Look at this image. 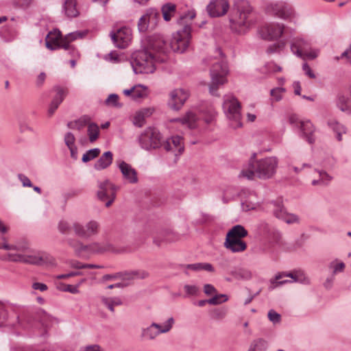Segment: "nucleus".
<instances>
[{
	"label": "nucleus",
	"mask_w": 351,
	"mask_h": 351,
	"mask_svg": "<svg viewBox=\"0 0 351 351\" xmlns=\"http://www.w3.org/2000/svg\"><path fill=\"white\" fill-rule=\"evenodd\" d=\"M123 94L127 97H130L134 100L144 99L149 94L148 88L143 85H136L130 89H125L123 91Z\"/></svg>",
	"instance_id": "25"
},
{
	"label": "nucleus",
	"mask_w": 351,
	"mask_h": 351,
	"mask_svg": "<svg viewBox=\"0 0 351 351\" xmlns=\"http://www.w3.org/2000/svg\"><path fill=\"white\" fill-rule=\"evenodd\" d=\"M289 122L293 126L300 128L303 137L309 143L315 141V128L308 120H302L298 115L292 114L289 117Z\"/></svg>",
	"instance_id": "16"
},
{
	"label": "nucleus",
	"mask_w": 351,
	"mask_h": 351,
	"mask_svg": "<svg viewBox=\"0 0 351 351\" xmlns=\"http://www.w3.org/2000/svg\"><path fill=\"white\" fill-rule=\"evenodd\" d=\"M8 317V311L3 304L0 302V327L5 325Z\"/></svg>",
	"instance_id": "55"
},
{
	"label": "nucleus",
	"mask_w": 351,
	"mask_h": 351,
	"mask_svg": "<svg viewBox=\"0 0 351 351\" xmlns=\"http://www.w3.org/2000/svg\"><path fill=\"white\" fill-rule=\"evenodd\" d=\"M340 58H346L347 62L351 64V44L349 47L341 54V56H336L335 59L338 61Z\"/></svg>",
	"instance_id": "63"
},
{
	"label": "nucleus",
	"mask_w": 351,
	"mask_h": 351,
	"mask_svg": "<svg viewBox=\"0 0 351 351\" xmlns=\"http://www.w3.org/2000/svg\"><path fill=\"white\" fill-rule=\"evenodd\" d=\"M169 51V46L161 36H153L148 40L144 50L135 51L132 57V66L136 73H152L156 62H163Z\"/></svg>",
	"instance_id": "1"
},
{
	"label": "nucleus",
	"mask_w": 351,
	"mask_h": 351,
	"mask_svg": "<svg viewBox=\"0 0 351 351\" xmlns=\"http://www.w3.org/2000/svg\"><path fill=\"white\" fill-rule=\"evenodd\" d=\"M337 105L342 112L351 114V88L348 94L340 95L338 97Z\"/></svg>",
	"instance_id": "32"
},
{
	"label": "nucleus",
	"mask_w": 351,
	"mask_h": 351,
	"mask_svg": "<svg viewBox=\"0 0 351 351\" xmlns=\"http://www.w3.org/2000/svg\"><path fill=\"white\" fill-rule=\"evenodd\" d=\"M174 323L173 317L169 318L164 323L163 326L153 322L147 327L142 328L141 337L143 340L145 341L154 340L160 334L168 332L172 328Z\"/></svg>",
	"instance_id": "12"
},
{
	"label": "nucleus",
	"mask_w": 351,
	"mask_h": 351,
	"mask_svg": "<svg viewBox=\"0 0 351 351\" xmlns=\"http://www.w3.org/2000/svg\"><path fill=\"white\" fill-rule=\"evenodd\" d=\"M223 110L227 118L231 121V127L236 129L242 125L241 104L232 95H226L223 103Z\"/></svg>",
	"instance_id": "8"
},
{
	"label": "nucleus",
	"mask_w": 351,
	"mask_h": 351,
	"mask_svg": "<svg viewBox=\"0 0 351 351\" xmlns=\"http://www.w3.org/2000/svg\"><path fill=\"white\" fill-rule=\"evenodd\" d=\"M227 311L225 308H215L212 313V318L216 320L222 319L226 315Z\"/></svg>",
	"instance_id": "57"
},
{
	"label": "nucleus",
	"mask_w": 351,
	"mask_h": 351,
	"mask_svg": "<svg viewBox=\"0 0 351 351\" xmlns=\"http://www.w3.org/2000/svg\"><path fill=\"white\" fill-rule=\"evenodd\" d=\"M64 141L65 145L70 151L71 157L76 160L78 158L77 147L75 145V135L69 132L64 134Z\"/></svg>",
	"instance_id": "30"
},
{
	"label": "nucleus",
	"mask_w": 351,
	"mask_h": 351,
	"mask_svg": "<svg viewBox=\"0 0 351 351\" xmlns=\"http://www.w3.org/2000/svg\"><path fill=\"white\" fill-rule=\"evenodd\" d=\"M268 318L274 324H278L281 320V316L279 313L271 309L268 312Z\"/></svg>",
	"instance_id": "60"
},
{
	"label": "nucleus",
	"mask_w": 351,
	"mask_h": 351,
	"mask_svg": "<svg viewBox=\"0 0 351 351\" xmlns=\"http://www.w3.org/2000/svg\"><path fill=\"white\" fill-rule=\"evenodd\" d=\"M289 29L283 23L272 22L265 24L260 29L261 36L268 40H278L287 34Z\"/></svg>",
	"instance_id": "14"
},
{
	"label": "nucleus",
	"mask_w": 351,
	"mask_h": 351,
	"mask_svg": "<svg viewBox=\"0 0 351 351\" xmlns=\"http://www.w3.org/2000/svg\"><path fill=\"white\" fill-rule=\"evenodd\" d=\"M189 92L184 88H176L169 94L168 106L174 110H179L184 106L188 98Z\"/></svg>",
	"instance_id": "19"
},
{
	"label": "nucleus",
	"mask_w": 351,
	"mask_h": 351,
	"mask_svg": "<svg viewBox=\"0 0 351 351\" xmlns=\"http://www.w3.org/2000/svg\"><path fill=\"white\" fill-rule=\"evenodd\" d=\"M228 300V297L226 294L215 293L213 297L208 299V304L211 305H219Z\"/></svg>",
	"instance_id": "50"
},
{
	"label": "nucleus",
	"mask_w": 351,
	"mask_h": 351,
	"mask_svg": "<svg viewBox=\"0 0 351 351\" xmlns=\"http://www.w3.org/2000/svg\"><path fill=\"white\" fill-rule=\"evenodd\" d=\"M265 10L268 14L284 20H291L295 17L292 6L284 1L270 3L267 5Z\"/></svg>",
	"instance_id": "13"
},
{
	"label": "nucleus",
	"mask_w": 351,
	"mask_h": 351,
	"mask_svg": "<svg viewBox=\"0 0 351 351\" xmlns=\"http://www.w3.org/2000/svg\"><path fill=\"white\" fill-rule=\"evenodd\" d=\"M84 34L82 32H76L67 34L64 37L62 36L59 30H53L47 34L45 38L47 48L51 50H55L59 48L69 49V43L77 38H82Z\"/></svg>",
	"instance_id": "6"
},
{
	"label": "nucleus",
	"mask_w": 351,
	"mask_h": 351,
	"mask_svg": "<svg viewBox=\"0 0 351 351\" xmlns=\"http://www.w3.org/2000/svg\"><path fill=\"white\" fill-rule=\"evenodd\" d=\"M285 92V90L283 88H276L271 90V96L272 97L273 100L278 101L282 99V95Z\"/></svg>",
	"instance_id": "56"
},
{
	"label": "nucleus",
	"mask_w": 351,
	"mask_h": 351,
	"mask_svg": "<svg viewBox=\"0 0 351 351\" xmlns=\"http://www.w3.org/2000/svg\"><path fill=\"white\" fill-rule=\"evenodd\" d=\"M259 231L268 239L278 241L280 239V233L266 222L262 221L258 225Z\"/></svg>",
	"instance_id": "28"
},
{
	"label": "nucleus",
	"mask_w": 351,
	"mask_h": 351,
	"mask_svg": "<svg viewBox=\"0 0 351 351\" xmlns=\"http://www.w3.org/2000/svg\"><path fill=\"white\" fill-rule=\"evenodd\" d=\"M101 302L112 313L114 312L115 306H121L123 304L122 300L119 297H103Z\"/></svg>",
	"instance_id": "37"
},
{
	"label": "nucleus",
	"mask_w": 351,
	"mask_h": 351,
	"mask_svg": "<svg viewBox=\"0 0 351 351\" xmlns=\"http://www.w3.org/2000/svg\"><path fill=\"white\" fill-rule=\"evenodd\" d=\"M19 324L24 328H29L33 326L34 317L32 311L25 308L21 315L17 316Z\"/></svg>",
	"instance_id": "31"
},
{
	"label": "nucleus",
	"mask_w": 351,
	"mask_h": 351,
	"mask_svg": "<svg viewBox=\"0 0 351 351\" xmlns=\"http://www.w3.org/2000/svg\"><path fill=\"white\" fill-rule=\"evenodd\" d=\"M25 254H8L6 260L12 262H19L25 263Z\"/></svg>",
	"instance_id": "59"
},
{
	"label": "nucleus",
	"mask_w": 351,
	"mask_h": 351,
	"mask_svg": "<svg viewBox=\"0 0 351 351\" xmlns=\"http://www.w3.org/2000/svg\"><path fill=\"white\" fill-rule=\"evenodd\" d=\"M123 176H137V171L133 168L130 164L124 161H121L118 165Z\"/></svg>",
	"instance_id": "46"
},
{
	"label": "nucleus",
	"mask_w": 351,
	"mask_h": 351,
	"mask_svg": "<svg viewBox=\"0 0 351 351\" xmlns=\"http://www.w3.org/2000/svg\"><path fill=\"white\" fill-rule=\"evenodd\" d=\"M99 222L95 220L88 221L86 225L76 222L74 226V233L78 237L89 239L99 233Z\"/></svg>",
	"instance_id": "18"
},
{
	"label": "nucleus",
	"mask_w": 351,
	"mask_h": 351,
	"mask_svg": "<svg viewBox=\"0 0 351 351\" xmlns=\"http://www.w3.org/2000/svg\"><path fill=\"white\" fill-rule=\"evenodd\" d=\"M68 89L64 88H58L57 95L52 100L48 109V114L51 117L57 110L60 104L62 102L65 97L68 94Z\"/></svg>",
	"instance_id": "27"
},
{
	"label": "nucleus",
	"mask_w": 351,
	"mask_h": 351,
	"mask_svg": "<svg viewBox=\"0 0 351 351\" xmlns=\"http://www.w3.org/2000/svg\"><path fill=\"white\" fill-rule=\"evenodd\" d=\"M199 117L203 119L206 123L210 124L215 120V112L213 108H208L205 110H201L199 117H197L195 112L189 111L183 118L172 120L171 121L177 122L189 129H194L198 126Z\"/></svg>",
	"instance_id": "7"
},
{
	"label": "nucleus",
	"mask_w": 351,
	"mask_h": 351,
	"mask_svg": "<svg viewBox=\"0 0 351 351\" xmlns=\"http://www.w3.org/2000/svg\"><path fill=\"white\" fill-rule=\"evenodd\" d=\"M84 281H85L84 279H82L77 285L75 286H73V285H66V284H64L62 282H58L57 283V289L60 291H64V292H69V293H79V289H78V287L80 286V285Z\"/></svg>",
	"instance_id": "45"
},
{
	"label": "nucleus",
	"mask_w": 351,
	"mask_h": 351,
	"mask_svg": "<svg viewBox=\"0 0 351 351\" xmlns=\"http://www.w3.org/2000/svg\"><path fill=\"white\" fill-rule=\"evenodd\" d=\"M77 221L69 222L66 220H61L58 223V228L60 233L63 234H69L72 230L74 231V226Z\"/></svg>",
	"instance_id": "43"
},
{
	"label": "nucleus",
	"mask_w": 351,
	"mask_h": 351,
	"mask_svg": "<svg viewBox=\"0 0 351 351\" xmlns=\"http://www.w3.org/2000/svg\"><path fill=\"white\" fill-rule=\"evenodd\" d=\"M217 55L210 59V75L211 81L209 85V91L213 95L217 94L219 88L228 82L227 76L229 71L226 61L220 49L216 51Z\"/></svg>",
	"instance_id": "4"
},
{
	"label": "nucleus",
	"mask_w": 351,
	"mask_h": 351,
	"mask_svg": "<svg viewBox=\"0 0 351 351\" xmlns=\"http://www.w3.org/2000/svg\"><path fill=\"white\" fill-rule=\"evenodd\" d=\"M253 23V8L247 0H236L230 16V25L232 31L245 34Z\"/></svg>",
	"instance_id": "2"
},
{
	"label": "nucleus",
	"mask_w": 351,
	"mask_h": 351,
	"mask_svg": "<svg viewBox=\"0 0 351 351\" xmlns=\"http://www.w3.org/2000/svg\"><path fill=\"white\" fill-rule=\"evenodd\" d=\"M250 348L254 351H266L268 348V343L265 339L258 338L251 343Z\"/></svg>",
	"instance_id": "44"
},
{
	"label": "nucleus",
	"mask_w": 351,
	"mask_h": 351,
	"mask_svg": "<svg viewBox=\"0 0 351 351\" xmlns=\"http://www.w3.org/2000/svg\"><path fill=\"white\" fill-rule=\"evenodd\" d=\"M195 15L194 10H189L187 13L180 15L178 24L183 27L172 36L170 47L173 51L183 53L190 47L191 41V23Z\"/></svg>",
	"instance_id": "3"
},
{
	"label": "nucleus",
	"mask_w": 351,
	"mask_h": 351,
	"mask_svg": "<svg viewBox=\"0 0 351 351\" xmlns=\"http://www.w3.org/2000/svg\"><path fill=\"white\" fill-rule=\"evenodd\" d=\"M247 235V231L241 225L233 226L227 233L226 237L242 239Z\"/></svg>",
	"instance_id": "38"
},
{
	"label": "nucleus",
	"mask_w": 351,
	"mask_h": 351,
	"mask_svg": "<svg viewBox=\"0 0 351 351\" xmlns=\"http://www.w3.org/2000/svg\"><path fill=\"white\" fill-rule=\"evenodd\" d=\"M272 206L274 215L287 223L291 224L299 222V217L294 214L288 213L282 204V198L272 200L269 203Z\"/></svg>",
	"instance_id": "17"
},
{
	"label": "nucleus",
	"mask_w": 351,
	"mask_h": 351,
	"mask_svg": "<svg viewBox=\"0 0 351 351\" xmlns=\"http://www.w3.org/2000/svg\"><path fill=\"white\" fill-rule=\"evenodd\" d=\"M176 6L175 4L168 3L165 4L162 7V14L163 19L166 21H169L171 19V17L175 14L176 13Z\"/></svg>",
	"instance_id": "41"
},
{
	"label": "nucleus",
	"mask_w": 351,
	"mask_h": 351,
	"mask_svg": "<svg viewBox=\"0 0 351 351\" xmlns=\"http://www.w3.org/2000/svg\"><path fill=\"white\" fill-rule=\"evenodd\" d=\"M153 106L144 107L134 111L130 117V121L137 128H142L146 123V119L155 112Z\"/></svg>",
	"instance_id": "22"
},
{
	"label": "nucleus",
	"mask_w": 351,
	"mask_h": 351,
	"mask_svg": "<svg viewBox=\"0 0 351 351\" xmlns=\"http://www.w3.org/2000/svg\"><path fill=\"white\" fill-rule=\"evenodd\" d=\"M284 46H285V43L282 42L275 43V44L270 45L268 47L267 51L269 53L278 52V51H280L284 47Z\"/></svg>",
	"instance_id": "62"
},
{
	"label": "nucleus",
	"mask_w": 351,
	"mask_h": 351,
	"mask_svg": "<svg viewBox=\"0 0 351 351\" xmlns=\"http://www.w3.org/2000/svg\"><path fill=\"white\" fill-rule=\"evenodd\" d=\"M87 123V121L85 119H80L75 122H71L68 124V126L71 129L80 130L84 128Z\"/></svg>",
	"instance_id": "58"
},
{
	"label": "nucleus",
	"mask_w": 351,
	"mask_h": 351,
	"mask_svg": "<svg viewBox=\"0 0 351 351\" xmlns=\"http://www.w3.org/2000/svg\"><path fill=\"white\" fill-rule=\"evenodd\" d=\"M293 53L303 59L314 60L319 54L318 49H313L309 40L303 38L294 40L291 45Z\"/></svg>",
	"instance_id": "11"
},
{
	"label": "nucleus",
	"mask_w": 351,
	"mask_h": 351,
	"mask_svg": "<svg viewBox=\"0 0 351 351\" xmlns=\"http://www.w3.org/2000/svg\"><path fill=\"white\" fill-rule=\"evenodd\" d=\"M112 39L117 47H127L132 40V31L128 27H121L111 34Z\"/></svg>",
	"instance_id": "24"
},
{
	"label": "nucleus",
	"mask_w": 351,
	"mask_h": 351,
	"mask_svg": "<svg viewBox=\"0 0 351 351\" xmlns=\"http://www.w3.org/2000/svg\"><path fill=\"white\" fill-rule=\"evenodd\" d=\"M100 149L99 148H94L87 151L82 158L83 162H88L96 158L100 154Z\"/></svg>",
	"instance_id": "48"
},
{
	"label": "nucleus",
	"mask_w": 351,
	"mask_h": 351,
	"mask_svg": "<svg viewBox=\"0 0 351 351\" xmlns=\"http://www.w3.org/2000/svg\"><path fill=\"white\" fill-rule=\"evenodd\" d=\"M47 258L43 256L35 254H25V263L34 265H43L47 262Z\"/></svg>",
	"instance_id": "39"
},
{
	"label": "nucleus",
	"mask_w": 351,
	"mask_h": 351,
	"mask_svg": "<svg viewBox=\"0 0 351 351\" xmlns=\"http://www.w3.org/2000/svg\"><path fill=\"white\" fill-rule=\"evenodd\" d=\"M332 177H319L317 179L313 180L311 184L313 186L320 187L326 186L329 184Z\"/></svg>",
	"instance_id": "54"
},
{
	"label": "nucleus",
	"mask_w": 351,
	"mask_h": 351,
	"mask_svg": "<svg viewBox=\"0 0 351 351\" xmlns=\"http://www.w3.org/2000/svg\"><path fill=\"white\" fill-rule=\"evenodd\" d=\"M161 147H162L165 151L171 152L176 156H180L184 152V138L179 135L172 136L162 143Z\"/></svg>",
	"instance_id": "20"
},
{
	"label": "nucleus",
	"mask_w": 351,
	"mask_h": 351,
	"mask_svg": "<svg viewBox=\"0 0 351 351\" xmlns=\"http://www.w3.org/2000/svg\"><path fill=\"white\" fill-rule=\"evenodd\" d=\"M133 278L134 279H145L149 276V273L143 269L133 270Z\"/></svg>",
	"instance_id": "61"
},
{
	"label": "nucleus",
	"mask_w": 351,
	"mask_h": 351,
	"mask_svg": "<svg viewBox=\"0 0 351 351\" xmlns=\"http://www.w3.org/2000/svg\"><path fill=\"white\" fill-rule=\"evenodd\" d=\"M204 292L207 295H215L217 293L216 288L210 284H205L204 285Z\"/></svg>",
	"instance_id": "64"
},
{
	"label": "nucleus",
	"mask_w": 351,
	"mask_h": 351,
	"mask_svg": "<svg viewBox=\"0 0 351 351\" xmlns=\"http://www.w3.org/2000/svg\"><path fill=\"white\" fill-rule=\"evenodd\" d=\"M232 275L238 280H248L252 278V272L246 268H237L232 271Z\"/></svg>",
	"instance_id": "40"
},
{
	"label": "nucleus",
	"mask_w": 351,
	"mask_h": 351,
	"mask_svg": "<svg viewBox=\"0 0 351 351\" xmlns=\"http://www.w3.org/2000/svg\"><path fill=\"white\" fill-rule=\"evenodd\" d=\"M87 133L89 141L91 143L95 142L99 137V129L97 124L90 123L88 125Z\"/></svg>",
	"instance_id": "47"
},
{
	"label": "nucleus",
	"mask_w": 351,
	"mask_h": 351,
	"mask_svg": "<svg viewBox=\"0 0 351 351\" xmlns=\"http://www.w3.org/2000/svg\"><path fill=\"white\" fill-rule=\"evenodd\" d=\"M138 142L145 150L156 149L162 146V135L155 128H147L138 136Z\"/></svg>",
	"instance_id": "10"
},
{
	"label": "nucleus",
	"mask_w": 351,
	"mask_h": 351,
	"mask_svg": "<svg viewBox=\"0 0 351 351\" xmlns=\"http://www.w3.org/2000/svg\"><path fill=\"white\" fill-rule=\"evenodd\" d=\"M98 187L97 198L101 202L106 201L105 205L106 207H109L116 198L119 187L108 180L104 182H98Z\"/></svg>",
	"instance_id": "15"
},
{
	"label": "nucleus",
	"mask_w": 351,
	"mask_h": 351,
	"mask_svg": "<svg viewBox=\"0 0 351 351\" xmlns=\"http://www.w3.org/2000/svg\"><path fill=\"white\" fill-rule=\"evenodd\" d=\"M181 267L195 271L200 270H205L210 272L215 271L213 266L208 263H197L193 264L183 265Z\"/></svg>",
	"instance_id": "35"
},
{
	"label": "nucleus",
	"mask_w": 351,
	"mask_h": 351,
	"mask_svg": "<svg viewBox=\"0 0 351 351\" xmlns=\"http://www.w3.org/2000/svg\"><path fill=\"white\" fill-rule=\"evenodd\" d=\"M256 154L253 153L249 160L247 172L243 170L241 176H254L255 173L263 176H272L276 173L278 159L269 157L262 160H256Z\"/></svg>",
	"instance_id": "5"
},
{
	"label": "nucleus",
	"mask_w": 351,
	"mask_h": 351,
	"mask_svg": "<svg viewBox=\"0 0 351 351\" xmlns=\"http://www.w3.org/2000/svg\"><path fill=\"white\" fill-rule=\"evenodd\" d=\"M282 71V68L274 62H269L263 68V72L268 73H277Z\"/></svg>",
	"instance_id": "53"
},
{
	"label": "nucleus",
	"mask_w": 351,
	"mask_h": 351,
	"mask_svg": "<svg viewBox=\"0 0 351 351\" xmlns=\"http://www.w3.org/2000/svg\"><path fill=\"white\" fill-rule=\"evenodd\" d=\"M106 106L114 108H121L122 104L119 102V97L116 94L110 95L105 101Z\"/></svg>",
	"instance_id": "51"
},
{
	"label": "nucleus",
	"mask_w": 351,
	"mask_h": 351,
	"mask_svg": "<svg viewBox=\"0 0 351 351\" xmlns=\"http://www.w3.org/2000/svg\"><path fill=\"white\" fill-rule=\"evenodd\" d=\"M224 246L232 252H243L247 248V244L241 239L226 237Z\"/></svg>",
	"instance_id": "26"
},
{
	"label": "nucleus",
	"mask_w": 351,
	"mask_h": 351,
	"mask_svg": "<svg viewBox=\"0 0 351 351\" xmlns=\"http://www.w3.org/2000/svg\"><path fill=\"white\" fill-rule=\"evenodd\" d=\"M292 282H299L304 285L310 283L309 278L302 270H293L291 272H281L277 274L274 278L270 279V289Z\"/></svg>",
	"instance_id": "9"
},
{
	"label": "nucleus",
	"mask_w": 351,
	"mask_h": 351,
	"mask_svg": "<svg viewBox=\"0 0 351 351\" xmlns=\"http://www.w3.org/2000/svg\"><path fill=\"white\" fill-rule=\"evenodd\" d=\"M66 242L73 249L77 256H84L88 254V245H84L82 242L75 239H69Z\"/></svg>",
	"instance_id": "29"
},
{
	"label": "nucleus",
	"mask_w": 351,
	"mask_h": 351,
	"mask_svg": "<svg viewBox=\"0 0 351 351\" xmlns=\"http://www.w3.org/2000/svg\"><path fill=\"white\" fill-rule=\"evenodd\" d=\"M230 8L228 0H212L207 5L208 14L212 17H219L225 15Z\"/></svg>",
	"instance_id": "23"
},
{
	"label": "nucleus",
	"mask_w": 351,
	"mask_h": 351,
	"mask_svg": "<svg viewBox=\"0 0 351 351\" xmlns=\"http://www.w3.org/2000/svg\"><path fill=\"white\" fill-rule=\"evenodd\" d=\"M112 250V246L108 242H94L88 244L89 254H102Z\"/></svg>",
	"instance_id": "33"
},
{
	"label": "nucleus",
	"mask_w": 351,
	"mask_h": 351,
	"mask_svg": "<svg viewBox=\"0 0 351 351\" xmlns=\"http://www.w3.org/2000/svg\"><path fill=\"white\" fill-rule=\"evenodd\" d=\"M328 126L336 133L338 141H341V136L346 132V128L335 119H330L328 121Z\"/></svg>",
	"instance_id": "36"
},
{
	"label": "nucleus",
	"mask_w": 351,
	"mask_h": 351,
	"mask_svg": "<svg viewBox=\"0 0 351 351\" xmlns=\"http://www.w3.org/2000/svg\"><path fill=\"white\" fill-rule=\"evenodd\" d=\"M2 240L4 241L3 245H1V248H3L5 250H17L20 252H25L28 250V247L26 245H9L6 242V239L5 237H2Z\"/></svg>",
	"instance_id": "49"
},
{
	"label": "nucleus",
	"mask_w": 351,
	"mask_h": 351,
	"mask_svg": "<svg viewBox=\"0 0 351 351\" xmlns=\"http://www.w3.org/2000/svg\"><path fill=\"white\" fill-rule=\"evenodd\" d=\"M64 10L66 14L69 17H75L79 14L75 0H66L64 3Z\"/></svg>",
	"instance_id": "42"
},
{
	"label": "nucleus",
	"mask_w": 351,
	"mask_h": 351,
	"mask_svg": "<svg viewBox=\"0 0 351 351\" xmlns=\"http://www.w3.org/2000/svg\"><path fill=\"white\" fill-rule=\"evenodd\" d=\"M184 290L185 291L184 298L195 296L199 293V288L194 285H185Z\"/></svg>",
	"instance_id": "52"
},
{
	"label": "nucleus",
	"mask_w": 351,
	"mask_h": 351,
	"mask_svg": "<svg viewBox=\"0 0 351 351\" xmlns=\"http://www.w3.org/2000/svg\"><path fill=\"white\" fill-rule=\"evenodd\" d=\"M112 159V153L111 152H106L95 162V168L97 170L104 169L111 165Z\"/></svg>",
	"instance_id": "34"
},
{
	"label": "nucleus",
	"mask_w": 351,
	"mask_h": 351,
	"mask_svg": "<svg viewBox=\"0 0 351 351\" xmlns=\"http://www.w3.org/2000/svg\"><path fill=\"white\" fill-rule=\"evenodd\" d=\"M160 18V14L154 10H148L143 16L141 17L138 23V27L140 32H145L149 29H152L157 24Z\"/></svg>",
	"instance_id": "21"
}]
</instances>
